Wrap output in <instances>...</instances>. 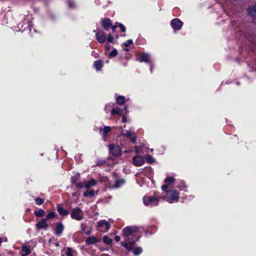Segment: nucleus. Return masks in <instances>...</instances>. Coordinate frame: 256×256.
Here are the masks:
<instances>
[{
    "label": "nucleus",
    "mask_w": 256,
    "mask_h": 256,
    "mask_svg": "<svg viewBox=\"0 0 256 256\" xmlns=\"http://www.w3.org/2000/svg\"><path fill=\"white\" fill-rule=\"evenodd\" d=\"M102 240H112V238H110L108 236H105L103 237Z\"/></svg>",
    "instance_id": "41"
},
{
    "label": "nucleus",
    "mask_w": 256,
    "mask_h": 256,
    "mask_svg": "<svg viewBox=\"0 0 256 256\" xmlns=\"http://www.w3.org/2000/svg\"><path fill=\"white\" fill-rule=\"evenodd\" d=\"M118 27L120 28L121 31L122 32H126V28H125L124 26L122 24H118Z\"/></svg>",
    "instance_id": "37"
},
{
    "label": "nucleus",
    "mask_w": 256,
    "mask_h": 256,
    "mask_svg": "<svg viewBox=\"0 0 256 256\" xmlns=\"http://www.w3.org/2000/svg\"><path fill=\"white\" fill-rule=\"evenodd\" d=\"M0 240H2V238H0Z\"/></svg>",
    "instance_id": "53"
},
{
    "label": "nucleus",
    "mask_w": 256,
    "mask_h": 256,
    "mask_svg": "<svg viewBox=\"0 0 256 256\" xmlns=\"http://www.w3.org/2000/svg\"><path fill=\"white\" fill-rule=\"evenodd\" d=\"M170 25L174 30H179L182 26V22L178 18H174L172 20Z\"/></svg>",
    "instance_id": "7"
},
{
    "label": "nucleus",
    "mask_w": 256,
    "mask_h": 256,
    "mask_svg": "<svg viewBox=\"0 0 256 256\" xmlns=\"http://www.w3.org/2000/svg\"><path fill=\"white\" fill-rule=\"evenodd\" d=\"M66 254V256H73V252L72 249L70 248H67Z\"/></svg>",
    "instance_id": "31"
},
{
    "label": "nucleus",
    "mask_w": 256,
    "mask_h": 256,
    "mask_svg": "<svg viewBox=\"0 0 256 256\" xmlns=\"http://www.w3.org/2000/svg\"><path fill=\"white\" fill-rule=\"evenodd\" d=\"M124 100L125 98L124 96H118L116 99V102L120 105L123 104L124 103Z\"/></svg>",
    "instance_id": "21"
},
{
    "label": "nucleus",
    "mask_w": 256,
    "mask_h": 256,
    "mask_svg": "<svg viewBox=\"0 0 256 256\" xmlns=\"http://www.w3.org/2000/svg\"><path fill=\"white\" fill-rule=\"evenodd\" d=\"M116 26H112V32H114L115 31V29H116Z\"/></svg>",
    "instance_id": "45"
},
{
    "label": "nucleus",
    "mask_w": 256,
    "mask_h": 256,
    "mask_svg": "<svg viewBox=\"0 0 256 256\" xmlns=\"http://www.w3.org/2000/svg\"><path fill=\"white\" fill-rule=\"evenodd\" d=\"M160 197L155 198L150 196H144L143 198L144 204L146 206H156Z\"/></svg>",
    "instance_id": "4"
},
{
    "label": "nucleus",
    "mask_w": 256,
    "mask_h": 256,
    "mask_svg": "<svg viewBox=\"0 0 256 256\" xmlns=\"http://www.w3.org/2000/svg\"><path fill=\"white\" fill-rule=\"evenodd\" d=\"M86 240H96V239L94 238V237H92V239H90V238H87Z\"/></svg>",
    "instance_id": "48"
},
{
    "label": "nucleus",
    "mask_w": 256,
    "mask_h": 256,
    "mask_svg": "<svg viewBox=\"0 0 256 256\" xmlns=\"http://www.w3.org/2000/svg\"><path fill=\"white\" fill-rule=\"evenodd\" d=\"M112 242V241H104L105 244H111Z\"/></svg>",
    "instance_id": "46"
},
{
    "label": "nucleus",
    "mask_w": 256,
    "mask_h": 256,
    "mask_svg": "<svg viewBox=\"0 0 256 256\" xmlns=\"http://www.w3.org/2000/svg\"><path fill=\"white\" fill-rule=\"evenodd\" d=\"M75 194H76V193H74V194H72V196H74L75 195Z\"/></svg>",
    "instance_id": "52"
},
{
    "label": "nucleus",
    "mask_w": 256,
    "mask_h": 256,
    "mask_svg": "<svg viewBox=\"0 0 256 256\" xmlns=\"http://www.w3.org/2000/svg\"><path fill=\"white\" fill-rule=\"evenodd\" d=\"M56 213L54 212H50L48 214L46 215V218H47L48 220L52 219L55 218Z\"/></svg>",
    "instance_id": "29"
},
{
    "label": "nucleus",
    "mask_w": 256,
    "mask_h": 256,
    "mask_svg": "<svg viewBox=\"0 0 256 256\" xmlns=\"http://www.w3.org/2000/svg\"><path fill=\"white\" fill-rule=\"evenodd\" d=\"M150 71L151 72L152 71V66H151V68H150Z\"/></svg>",
    "instance_id": "51"
},
{
    "label": "nucleus",
    "mask_w": 256,
    "mask_h": 256,
    "mask_svg": "<svg viewBox=\"0 0 256 256\" xmlns=\"http://www.w3.org/2000/svg\"><path fill=\"white\" fill-rule=\"evenodd\" d=\"M35 201L37 204H42L44 202V200L41 198H36Z\"/></svg>",
    "instance_id": "35"
},
{
    "label": "nucleus",
    "mask_w": 256,
    "mask_h": 256,
    "mask_svg": "<svg viewBox=\"0 0 256 256\" xmlns=\"http://www.w3.org/2000/svg\"><path fill=\"white\" fill-rule=\"evenodd\" d=\"M96 241H91V240L86 241V242L88 243V244H94L96 243Z\"/></svg>",
    "instance_id": "42"
},
{
    "label": "nucleus",
    "mask_w": 256,
    "mask_h": 256,
    "mask_svg": "<svg viewBox=\"0 0 256 256\" xmlns=\"http://www.w3.org/2000/svg\"><path fill=\"white\" fill-rule=\"evenodd\" d=\"M64 228V226L62 223L58 224L56 226V228L55 229V234L56 235L60 234Z\"/></svg>",
    "instance_id": "15"
},
{
    "label": "nucleus",
    "mask_w": 256,
    "mask_h": 256,
    "mask_svg": "<svg viewBox=\"0 0 256 256\" xmlns=\"http://www.w3.org/2000/svg\"><path fill=\"white\" fill-rule=\"evenodd\" d=\"M174 178L172 177L168 176L167 177L166 179L164 182L168 184H170L174 181Z\"/></svg>",
    "instance_id": "30"
},
{
    "label": "nucleus",
    "mask_w": 256,
    "mask_h": 256,
    "mask_svg": "<svg viewBox=\"0 0 256 256\" xmlns=\"http://www.w3.org/2000/svg\"><path fill=\"white\" fill-rule=\"evenodd\" d=\"M81 228H82V230L84 233L86 234L87 235H89L90 232H91V230L89 229L88 230H86V225L84 224H81Z\"/></svg>",
    "instance_id": "25"
},
{
    "label": "nucleus",
    "mask_w": 256,
    "mask_h": 256,
    "mask_svg": "<svg viewBox=\"0 0 256 256\" xmlns=\"http://www.w3.org/2000/svg\"><path fill=\"white\" fill-rule=\"evenodd\" d=\"M102 26L106 30H108L112 26L111 21L110 18L102 20Z\"/></svg>",
    "instance_id": "13"
},
{
    "label": "nucleus",
    "mask_w": 256,
    "mask_h": 256,
    "mask_svg": "<svg viewBox=\"0 0 256 256\" xmlns=\"http://www.w3.org/2000/svg\"><path fill=\"white\" fill-rule=\"evenodd\" d=\"M132 43V40H128L126 42H124V46L127 47V46H129Z\"/></svg>",
    "instance_id": "36"
},
{
    "label": "nucleus",
    "mask_w": 256,
    "mask_h": 256,
    "mask_svg": "<svg viewBox=\"0 0 256 256\" xmlns=\"http://www.w3.org/2000/svg\"><path fill=\"white\" fill-rule=\"evenodd\" d=\"M248 14L251 16H254L256 14V4L252 6H250L248 10Z\"/></svg>",
    "instance_id": "19"
},
{
    "label": "nucleus",
    "mask_w": 256,
    "mask_h": 256,
    "mask_svg": "<svg viewBox=\"0 0 256 256\" xmlns=\"http://www.w3.org/2000/svg\"><path fill=\"white\" fill-rule=\"evenodd\" d=\"M70 216L74 220L80 221L84 218V213L80 208H74L71 210Z\"/></svg>",
    "instance_id": "3"
},
{
    "label": "nucleus",
    "mask_w": 256,
    "mask_h": 256,
    "mask_svg": "<svg viewBox=\"0 0 256 256\" xmlns=\"http://www.w3.org/2000/svg\"><path fill=\"white\" fill-rule=\"evenodd\" d=\"M106 48H107V49H108V48H109V47H108V44H106Z\"/></svg>",
    "instance_id": "50"
},
{
    "label": "nucleus",
    "mask_w": 256,
    "mask_h": 256,
    "mask_svg": "<svg viewBox=\"0 0 256 256\" xmlns=\"http://www.w3.org/2000/svg\"><path fill=\"white\" fill-rule=\"evenodd\" d=\"M21 256H28L32 252V249L30 246L24 245L22 248Z\"/></svg>",
    "instance_id": "12"
},
{
    "label": "nucleus",
    "mask_w": 256,
    "mask_h": 256,
    "mask_svg": "<svg viewBox=\"0 0 256 256\" xmlns=\"http://www.w3.org/2000/svg\"><path fill=\"white\" fill-rule=\"evenodd\" d=\"M46 221L47 218H42L40 221L36 224V226L38 229H47L48 224L46 223Z\"/></svg>",
    "instance_id": "11"
},
{
    "label": "nucleus",
    "mask_w": 256,
    "mask_h": 256,
    "mask_svg": "<svg viewBox=\"0 0 256 256\" xmlns=\"http://www.w3.org/2000/svg\"><path fill=\"white\" fill-rule=\"evenodd\" d=\"M114 240H120V238L119 236H116L115 238H114Z\"/></svg>",
    "instance_id": "47"
},
{
    "label": "nucleus",
    "mask_w": 256,
    "mask_h": 256,
    "mask_svg": "<svg viewBox=\"0 0 256 256\" xmlns=\"http://www.w3.org/2000/svg\"><path fill=\"white\" fill-rule=\"evenodd\" d=\"M126 134H124L128 138H131V142L133 143H135L136 142V137L134 134L130 131L126 130Z\"/></svg>",
    "instance_id": "14"
},
{
    "label": "nucleus",
    "mask_w": 256,
    "mask_h": 256,
    "mask_svg": "<svg viewBox=\"0 0 256 256\" xmlns=\"http://www.w3.org/2000/svg\"><path fill=\"white\" fill-rule=\"evenodd\" d=\"M168 184H164V185H162V190L166 192L167 191V190H166V189H167V188H168Z\"/></svg>",
    "instance_id": "40"
},
{
    "label": "nucleus",
    "mask_w": 256,
    "mask_h": 256,
    "mask_svg": "<svg viewBox=\"0 0 256 256\" xmlns=\"http://www.w3.org/2000/svg\"><path fill=\"white\" fill-rule=\"evenodd\" d=\"M108 147L110 154L114 156H117L120 154L121 150L119 146L110 144Z\"/></svg>",
    "instance_id": "8"
},
{
    "label": "nucleus",
    "mask_w": 256,
    "mask_h": 256,
    "mask_svg": "<svg viewBox=\"0 0 256 256\" xmlns=\"http://www.w3.org/2000/svg\"><path fill=\"white\" fill-rule=\"evenodd\" d=\"M144 162V159L142 156H134L132 158V163L136 166H142Z\"/></svg>",
    "instance_id": "9"
},
{
    "label": "nucleus",
    "mask_w": 256,
    "mask_h": 256,
    "mask_svg": "<svg viewBox=\"0 0 256 256\" xmlns=\"http://www.w3.org/2000/svg\"><path fill=\"white\" fill-rule=\"evenodd\" d=\"M138 230V228L135 226H126L123 230L122 234L125 237H127L137 232Z\"/></svg>",
    "instance_id": "5"
},
{
    "label": "nucleus",
    "mask_w": 256,
    "mask_h": 256,
    "mask_svg": "<svg viewBox=\"0 0 256 256\" xmlns=\"http://www.w3.org/2000/svg\"><path fill=\"white\" fill-rule=\"evenodd\" d=\"M94 195V192L93 190H91L90 191H86L83 194V196L84 197H88L89 196H93Z\"/></svg>",
    "instance_id": "27"
},
{
    "label": "nucleus",
    "mask_w": 256,
    "mask_h": 256,
    "mask_svg": "<svg viewBox=\"0 0 256 256\" xmlns=\"http://www.w3.org/2000/svg\"><path fill=\"white\" fill-rule=\"evenodd\" d=\"M134 148H135V152H136L137 154H140V151H139V150L138 148V146H136L134 147Z\"/></svg>",
    "instance_id": "43"
},
{
    "label": "nucleus",
    "mask_w": 256,
    "mask_h": 256,
    "mask_svg": "<svg viewBox=\"0 0 256 256\" xmlns=\"http://www.w3.org/2000/svg\"><path fill=\"white\" fill-rule=\"evenodd\" d=\"M58 212L61 216H66L68 214V210L64 209L62 206L60 205L58 206Z\"/></svg>",
    "instance_id": "17"
},
{
    "label": "nucleus",
    "mask_w": 256,
    "mask_h": 256,
    "mask_svg": "<svg viewBox=\"0 0 256 256\" xmlns=\"http://www.w3.org/2000/svg\"><path fill=\"white\" fill-rule=\"evenodd\" d=\"M98 230L100 232H106L110 228V224L108 222L103 220H100L98 222Z\"/></svg>",
    "instance_id": "6"
},
{
    "label": "nucleus",
    "mask_w": 256,
    "mask_h": 256,
    "mask_svg": "<svg viewBox=\"0 0 256 256\" xmlns=\"http://www.w3.org/2000/svg\"><path fill=\"white\" fill-rule=\"evenodd\" d=\"M121 244L128 251L133 250V252L135 256L139 255L142 252V248L140 247H136L133 249L134 244L132 242H122Z\"/></svg>",
    "instance_id": "2"
},
{
    "label": "nucleus",
    "mask_w": 256,
    "mask_h": 256,
    "mask_svg": "<svg viewBox=\"0 0 256 256\" xmlns=\"http://www.w3.org/2000/svg\"><path fill=\"white\" fill-rule=\"evenodd\" d=\"M179 198V193L172 190L166 192V200L169 203L178 202Z\"/></svg>",
    "instance_id": "1"
},
{
    "label": "nucleus",
    "mask_w": 256,
    "mask_h": 256,
    "mask_svg": "<svg viewBox=\"0 0 256 256\" xmlns=\"http://www.w3.org/2000/svg\"><path fill=\"white\" fill-rule=\"evenodd\" d=\"M146 161L149 164H152L154 162V159L153 158V157L150 155L146 157Z\"/></svg>",
    "instance_id": "32"
},
{
    "label": "nucleus",
    "mask_w": 256,
    "mask_h": 256,
    "mask_svg": "<svg viewBox=\"0 0 256 256\" xmlns=\"http://www.w3.org/2000/svg\"><path fill=\"white\" fill-rule=\"evenodd\" d=\"M93 32H96V38L100 43H104L106 41V38L104 32L96 30H94Z\"/></svg>",
    "instance_id": "10"
},
{
    "label": "nucleus",
    "mask_w": 256,
    "mask_h": 256,
    "mask_svg": "<svg viewBox=\"0 0 256 256\" xmlns=\"http://www.w3.org/2000/svg\"><path fill=\"white\" fill-rule=\"evenodd\" d=\"M126 118L125 116H122V122H126Z\"/></svg>",
    "instance_id": "44"
},
{
    "label": "nucleus",
    "mask_w": 256,
    "mask_h": 256,
    "mask_svg": "<svg viewBox=\"0 0 256 256\" xmlns=\"http://www.w3.org/2000/svg\"><path fill=\"white\" fill-rule=\"evenodd\" d=\"M117 54V50L116 49H114L110 53V56L112 58L115 57Z\"/></svg>",
    "instance_id": "34"
},
{
    "label": "nucleus",
    "mask_w": 256,
    "mask_h": 256,
    "mask_svg": "<svg viewBox=\"0 0 256 256\" xmlns=\"http://www.w3.org/2000/svg\"><path fill=\"white\" fill-rule=\"evenodd\" d=\"M80 178V175L78 174H76L74 176H73L71 178V182L72 184H74L76 183V182Z\"/></svg>",
    "instance_id": "28"
},
{
    "label": "nucleus",
    "mask_w": 256,
    "mask_h": 256,
    "mask_svg": "<svg viewBox=\"0 0 256 256\" xmlns=\"http://www.w3.org/2000/svg\"><path fill=\"white\" fill-rule=\"evenodd\" d=\"M125 183V180L123 179L118 180L113 187L116 188H119Z\"/></svg>",
    "instance_id": "20"
},
{
    "label": "nucleus",
    "mask_w": 256,
    "mask_h": 256,
    "mask_svg": "<svg viewBox=\"0 0 256 256\" xmlns=\"http://www.w3.org/2000/svg\"><path fill=\"white\" fill-rule=\"evenodd\" d=\"M76 186L80 189H81L84 187V184L82 182H78L76 184Z\"/></svg>",
    "instance_id": "33"
},
{
    "label": "nucleus",
    "mask_w": 256,
    "mask_h": 256,
    "mask_svg": "<svg viewBox=\"0 0 256 256\" xmlns=\"http://www.w3.org/2000/svg\"><path fill=\"white\" fill-rule=\"evenodd\" d=\"M2 242V241H0V244L1 243V242Z\"/></svg>",
    "instance_id": "54"
},
{
    "label": "nucleus",
    "mask_w": 256,
    "mask_h": 256,
    "mask_svg": "<svg viewBox=\"0 0 256 256\" xmlns=\"http://www.w3.org/2000/svg\"><path fill=\"white\" fill-rule=\"evenodd\" d=\"M68 4L70 8H72L74 6V2L72 1H68Z\"/></svg>",
    "instance_id": "39"
},
{
    "label": "nucleus",
    "mask_w": 256,
    "mask_h": 256,
    "mask_svg": "<svg viewBox=\"0 0 256 256\" xmlns=\"http://www.w3.org/2000/svg\"><path fill=\"white\" fill-rule=\"evenodd\" d=\"M94 66L97 70H100L101 67L102 66L101 61L100 60L96 61L94 64Z\"/></svg>",
    "instance_id": "26"
},
{
    "label": "nucleus",
    "mask_w": 256,
    "mask_h": 256,
    "mask_svg": "<svg viewBox=\"0 0 256 256\" xmlns=\"http://www.w3.org/2000/svg\"><path fill=\"white\" fill-rule=\"evenodd\" d=\"M149 59H150V56L148 54H142L140 57V62H146L149 61Z\"/></svg>",
    "instance_id": "18"
},
{
    "label": "nucleus",
    "mask_w": 256,
    "mask_h": 256,
    "mask_svg": "<svg viewBox=\"0 0 256 256\" xmlns=\"http://www.w3.org/2000/svg\"><path fill=\"white\" fill-rule=\"evenodd\" d=\"M120 24V23L116 22V24H115L114 26H116V28H117V27H118V24Z\"/></svg>",
    "instance_id": "49"
},
{
    "label": "nucleus",
    "mask_w": 256,
    "mask_h": 256,
    "mask_svg": "<svg viewBox=\"0 0 256 256\" xmlns=\"http://www.w3.org/2000/svg\"><path fill=\"white\" fill-rule=\"evenodd\" d=\"M111 114L112 115L114 114H118L120 116L122 115L120 109V108H114L111 111Z\"/></svg>",
    "instance_id": "24"
},
{
    "label": "nucleus",
    "mask_w": 256,
    "mask_h": 256,
    "mask_svg": "<svg viewBox=\"0 0 256 256\" xmlns=\"http://www.w3.org/2000/svg\"><path fill=\"white\" fill-rule=\"evenodd\" d=\"M104 132L102 133V136L104 138H106L107 136V134L111 130V128L108 126H105L104 128Z\"/></svg>",
    "instance_id": "23"
},
{
    "label": "nucleus",
    "mask_w": 256,
    "mask_h": 256,
    "mask_svg": "<svg viewBox=\"0 0 256 256\" xmlns=\"http://www.w3.org/2000/svg\"><path fill=\"white\" fill-rule=\"evenodd\" d=\"M108 41L110 42H112L114 40L113 36L111 34H108Z\"/></svg>",
    "instance_id": "38"
},
{
    "label": "nucleus",
    "mask_w": 256,
    "mask_h": 256,
    "mask_svg": "<svg viewBox=\"0 0 256 256\" xmlns=\"http://www.w3.org/2000/svg\"><path fill=\"white\" fill-rule=\"evenodd\" d=\"M96 181L95 180L92 178L86 183L84 186L86 189H88L90 187L96 186Z\"/></svg>",
    "instance_id": "16"
},
{
    "label": "nucleus",
    "mask_w": 256,
    "mask_h": 256,
    "mask_svg": "<svg viewBox=\"0 0 256 256\" xmlns=\"http://www.w3.org/2000/svg\"><path fill=\"white\" fill-rule=\"evenodd\" d=\"M34 214L38 217L42 216L44 214V211L42 209H40L37 211H34Z\"/></svg>",
    "instance_id": "22"
}]
</instances>
